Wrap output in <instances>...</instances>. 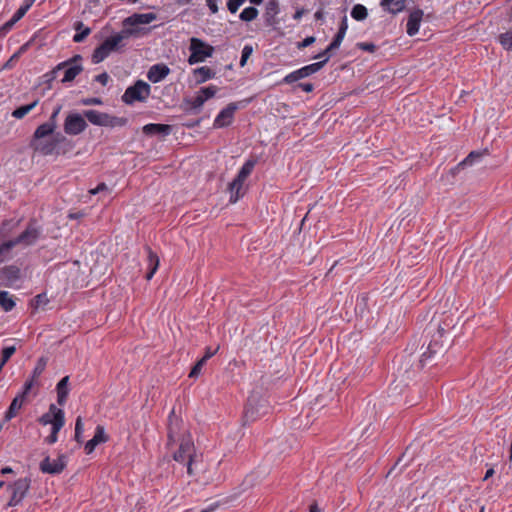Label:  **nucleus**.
I'll return each mask as SVG.
<instances>
[{
  "instance_id": "43",
  "label": "nucleus",
  "mask_w": 512,
  "mask_h": 512,
  "mask_svg": "<svg viewBox=\"0 0 512 512\" xmlns=\"http://www.w3.org/2000/svg\"><path fill=\"white\" fill-rule=\"evenodd\" d=\"M34 385H38V380L36 379H33V377H31L30 379H28L25 383H24V386H23V391L19 394V396L21 397V399H25L26 396L28 395V393L31 391V389L33 388Z\"/></svg>"
},
{
  "instance_id": "9",
  "label": "nucleus",
  "mask_w": 512,
  "mask_h": 512,
  "mask_svg": "<svg viewBox=\"0 0 512 512\" xmlns=\"http://www.w3.org/2000/svg\"><path fill=\"white\" fill-rule=\"evenodd\" d=\"M31 480L27 477L19 478L12 484L8 485V489L11 491V497L8 501L9 507L17 506L22 502L30 488Z\"/></svg>"
},
{
  "instance_id": "28",
  "label": "nucleus",
  "mask_w": 512,
  "mask_h": 512,
  "mask_svg": "<svg viewBox=\"0 0 512 512\" xmlns=\"http://www.w3.org/2000/svg\"><path fill=\"white\" fill-rule=\"evenodd\" d=\"M328 60H329V56H327L326 59H323L322 61L312 63V64H309V65H306V66L300 68L304 78H306L314 73H317L319 70H321L324 67V65L327 63Z\"/></svg>"
},
{
  "instance_id": "21",
  "label": "nucleus",
  "mask_w": 512,
  "mask_h": 512,
  "mask_svg": "<svg viewBox=\"0 0 512 512\" xmlns=\"http://www.w3.org/2000/svg\"><path fill=\"white\" fill-rule=\"evenodd\" d=\"M69 376L63 377L56 385L57 391V402L59 405L63 406L69 394Z\"/></svg>"
},
{
  "instance_id": "34",
  "label": "nucleus",
  "mask_w": 512,
  "mask_h": 512,
  "mask_svg": "<svg viewBox=\"0 0 512 512\" xmlns=\"http://www.w3.org/2000/svg\"><path fill=\"white\" fill-rule=\"evenodd\" d=\"M49 303V299L46 295V293H41V294H38L36 295L32 300H31V306L37 310L39 308H44L47 304Z\"/></svg>"
},
{
  "instance_id": "47",
  "label": "nucleus",
  "mask_w": 512,
  "mask_h": 512,
  "mask_svg": "<svg viewBox=\"0 0 512 512\" xmlns=\"http://www.w3.org/2000/svg\"><path fill=\"white\" fill-rule=\"evenodd\" d=\"M253 52V48L252 46L250 45H245L242 49V53H241V59H240V66H244L247 62V60L249 59V57L251 56Z\"/></svg>"
},
{
  "instance_id": "20",
  "label": "nucleus",
  "mask_w": 512,
  "mask_h": 512,
  "mask_svg": "<svg viewBox=\"0 0 512 512\" xmlns=\"http://www.w3.org/2000/svg\"><path fill=\"white\" fill-rule=\"evenodd\" d=\"M55 129H56L55 122H45L36 128V130L33 134L32 140L37 141V140L47 138L48 136L53 135Z\"/></svg>"
},
{
  "instance_id": "45",
  "label": "nucleus",
  "mask_w": 512,
  "mask_h": 512,
  "mask_svg": "<svg viewBox=\"0 0 512 512\" xmlns=\"http://www.w3.org/2000/svg\"><path fill=\"white\" fill-rule=\"evenodd\" d=\"M16 352L15 346H6L2 349V355L1 360L5 364L9 361V359L12 357V355Z\"/></svg>"
},
{
  "instance_id": "38",
  "label": "nucleus",
  "mask_w": 512,
  "mask_h": 512,
  "mask_svg": "<svg viewBox=\"0 0 512 512\" xmlns=\"http://www.w3.org/2000/svg\"><path fill=\"white\" fill-rule=\"evenodd\" d=\"M499 42L506 50H512V31H507L499 35Z\"/></svg>"
},
{
  "instance_id": "53",
  "label": "nucleus",
  "mask_w": 512,
  "mask_h": 512,
  "mask_svg": "<svg viewBox=\"0 0 512 512\" xmlns=\"http://www.w3.org/2000/svg\"><path fill=\"white\" fill-rule=\"evenodd\" d=\"M315 40L316 39L314 36H308L297 44V48L298 49L306 48V47L312 45L315 42Z\"/></svg>"
},
{
  "instance_id": "5",
  "label": "nucleus",
  "mask_w": 512,
  "mask_h": 512,
  "mask_svg": "<svg viewBox=\"0 0 512 512\" xmlns=\"http://www.w3.org/2000/svg\"><path fill=\"white\" fill-rule=\"evenodd\" d=\"M84 117L93 125L101 127H123L128 120L125 117H117L98 110H85Z\"/></svg>"
},
{
  "instance_id": "8",
  "label": "nucleus",
  "mask_w": 512,
  "mask_h": 512,
  "mask_svg": "<svg viewBox=\"0 0 512 512\" xmlns=\"http://www.w3.org/2000/svg\"><path fill=\"white\" fill-rule=\"evenodd\" d=\"M67 139L60 133H57L49 139L44 138L41 140H31L30 147L41 155L48 156L55 153L57 146L65 142Z\"/></svg>"
},
{
  "instance_id": "54",
  "label": "nucleus",
  "mask_w": 512,
  "mask_h": 512,
  "mask_svg": "<svg viewBox=\"0 0 512 512\" xmlns=\"http://www.w3.org/2000/svg\"><path fill=\"white\" fill-rule=\"evenodd\" d=\"M81 103L83 105H101L102 104V100L100 98H96V97H91V98H84L81 100Z\"/></svg>"
},
{
  "instance_id": "27",
  "label": "nucleus",
  "mask_w": 512,
  "mask_h": 512,
  "mask_svg": "<svg viewBox=\"0 0 512 512\" xmlns=\"http://www.w3.org/2000/svg\"><path fill=\"white\" fill-rule=\"evenodd\" d=\"M171 127L167 124L150 123L143 127L145 134H169Z\"/></svg>"
},
{
  "instance_id": "64",
  "label": "nucleus",
  "mask_w": 512,
  "mask_h": 512,
  "mask_svg": "<svg viewBox=\"0 0 512 512\" xmlns=\"http://www.w3.org/2000/svg\"><path fill=\"white\" fill-rule=\"evenodd\" d=\"M310 512H320V509L318 508V505L316 502L312 503L309 507Z\"/></svg>"
},
{
  "instance_id": "36",
  "label": "nucleus",
  "mask_w": 512,
  "mask_h": 512,
  "mask_svg": "<svg viewBox=\"0 0 512 512\" xmlns=\"http://www.w3.org/2000/svg\"><path fill=\"white\" fill-rule=\"evenodd\" d=\"M14 247L15 246L11 239L0 244V262H3L8 258L10 251Z\"/></svg>"
},
{
  "instance_id": "13",
  "label": "nucleus",
  "mask_w": 512,
  "mask_h": 512,
  "mask_svg": "<svg viewBox=\"0 0 512 512\" xmlns=\"http://www.w3.org/2000/svg\"><path fill=\"white\" fill-rule=\"evenodd\" d=\"M238 109V106L236 103H230L228 104L224 109H222L213 122L214 128H224L229 126L233 119L235 111Z\"/></svg>"
},
{
  "instance_id": "7",
  "label": "nucleus",
  "mask_w": 512,
  "mask_h": 512,
  "mask_svg": "<svg viewBox=\"0 0 512 512\" xmlns=\"http://www.w3.org/2000/svg\"><path fill=\"white\" fill-rule=\"evenodd\" d=\"M151 93V87L143 80H138L134 85L129 86L122 95V101L126 104H133L136 101L144 102Z\"/></svg>"
},
{
  "instance_id": "14",
  "label": "nucleus",
  "mask_w": 512,
  "mask_h": 512,
  "mask_svg": "<svg viewBox=\"0 0 512 512\" xmlns=\"http://www.w3.org/2000/svg\"><path fill=\"white\" fill-rule=\"evenodd\" d=\"M21 279V270L15 265L5 266L0 270V280L8 287L17 286Z\"/></svg>"
},
{
  "instance_id": "41",
  "label": "nucleus",
  "mask_w": 512,
  "mask_h": 512,
  "mask_svg": "<svg viewBox=\"0 0 512 512\" xmlns=\"http://www.w3.org/2000/svg\"><path fill=\"white\" fill-rule=\"evenodd\" d=\"M217 91H218V88L216 86L210 85V86L201 88L198 92L201 94L204 101L206 102L210 98L214 97L215 94L217 93Z\"/></svg>"
},
{
  "instance_id": "37",
  "label": "nucleus",
  "mask_w": 512,
  "mask_h": 512,
  "mask_svg": "<svg viewBox=\"0 0 512 512\" xmlns=\"http://www.w3.org/2000/svg\"><path fill=\"white\" fill-rule=\"evenodd\" d=\"M279 13V3L277 0H269L266 4L265 15L267 18H273Z\"/></svg>"
},
{
  "instance_id": "12",
  "label": "nucleus",
  "mask_w": 512,
  "mask_h": 512,
  "mask_svg": "<svg viewBox=\"0 0 512 512\" xmlns=\"http://www.w3.org/2000/svg\"><path fill=\"white\" fill-rule=\"evenodd\" d=\"M66 467V456L59 455L57 459L45 457L40 463V470L47 474H60Z\"/></svg>"
},
{
  "instance_id": "40",
  "label": "nucleus",
  "mask_w": 512,
  "mask_h": 512,
  "mask_svg": "<svg viewBox=\"0 0 512 512\" xmlns=\"http://www.w3.org/2000/svg\"><path fill=\"white\" fill-rule=\"evenodd\" d=\"M301 79H304V76L302 74L301 69H297V70L287 74L283 78L282 82L286 83V84H292V83H294V82H296L298 80H301Z\"/></svg>"
},
{
  "instance_id": "63",
  "label": "nucleus",
  "mask_w": 512,
  "mask_h": 512,
  "mask_svg": "<svg viewBox=\"0 0 512 512\" xmlns=\"http://www.w3.org/2000/svg\"><path fill=\"white\" fill-rule=\"evenodd\" d=\"M60 109H61V107H60V106H58V107L54 110V112H53V113H52V115L50 116V119H49V121H48V122H55V123H56V117H57V115L59 114Z\"/></svg>"
},
{
  "instance_id": "26",
  "label": "nucleus",
  "mask_w": 512,
  "mask_h": 512,
  "mask_svg": "<svg viewBox=\"0 0 512 512\" xmlns=\"http://www.w3.org/2000/svg\"><path fill=\"white\" fill-rule=\"evenodd\" d=\"M24 399H21L19 395H17L11 402L8 410L5 413L4 420L10 421L17 415V412L21 409L23 405Z\"/></svg>"
},
{
  "instance_id": "30",
  "label": "nucleus",
  "mask_w": 512,
  "mask_h": 512,
  "mask_svg": "<svg viewBox=\"0 0 512 512\" xmlns=\"http://www.w3.org/2000/svg\"><path fill=\"white\" fill-rule=\"evenodd\" d=\"M37 104L38 100H35L30 104L20 106L12 112V116L16 119H22L28 113H30L37 106Z\"/></svg>"
},
{
  "instance_id": "6",
  "label": "nucleus",
  "mask_w": 512,
  "mask_h": 512,
  "mask_svg": "<svg viewBox=\"0 0 512 512\" xmlns=\"http://www.w3.org/2000/svg\"><path fill=\"white\" fill-rule=\"evenodd\" d=\"M189 51L190 55L188 57V63L190 65H194L204 62L207 58L212 57L215 49L205 41L192 37L190 39Z\"/></svg>"
},
{
  "instance_id": "31",
  "label": "nucleus",
  "mask_w": 512,
  "mask_h": 512,
  "mask_svg": "<svg viewBox=\"0 0 512 512\" xmlns=\"http://www.w3.org/2000/svg\"><path fill=\"white\" fill-rule=\"evenodd\" d=\"M367 8L362 4H356L351 10V17L357 21H363L367 18Z\"/></svg>"
},
{
  "instance_id": "25",
  "label": "nucleus",
  "mask_w": 512,
  "mask_h": 512,
  "mask_svg": "<svg viewBox=\"0 0 512 512\" xmlns=\"http://www.w3.org/2000/svg\"><path fill=\"white\" fill-rule=\"evenodd\" d=\"M205 101L199 92L196 93L193 98H186L183 101L185 106V110L188 112L198 111L203 105Z\"/></svg>"
},
{
  "instance_id": "35",
  "label": "nucleus",
  "mask_w": 512,
  "mask_h": 512,
  "mask_svg": "<svg viewBox=\"0 0 512 512\" xmlns=\"http://www.w3.org/2000/svg\"><path fill=\"white\" fill-rule=\"evenodd\" d=\"M46 365H47V359L44 358V357H41L38 359L33 371H32V375L31 377H33V379H36L38 380L39 377L42 375V373L44 372L45 368H46Z\"/></svg>"
},
{
  "instance_id": "3",
  "label": "nucleus",
  "mask_w": 512,
  "mask_h": 512,
  "mask_svg": "<svg viewBox=\"0 0 512 512\" xmlns=\"http://www.w3.org/2000/svg\"><path fill=\"white\" fill-rule=\"evenodd\" d=\"M82 57L80 55H74L72 58L59 63L53 70H51L47 76L50 79H55L58 72L63 71L64 76L61 79L62 83L72 82L82 71Z\"/></svg>"
},
{
  "instance_id": "61",
  "label": "nucleus",
  "mask_w": 512,
  "mask_h": 512,
  "mask_svg": "<svg viewBox=\"0 0 512 512\" xmlns=\"http://www.w3.org/2000/svg\"><path fill=\"white\" fill-rule=\"evenodd\" d=\"M298 87L307 93L312 92L314 89V86L311 83H300L298 84Z\"/></svg>"
},
{
  "instance_id": "39",
  "label": "nucleus",
  "mask_w": 512,
  "mask_h": 512,
  "mask_svg": "<svg viewBox=\"0 0 512 512\" xmlns=\"http://www.w3.org/2000/svg\"><path fill=\"white\" fill-rule=\"evenodd\" d=\"M99 444L106 443L109 440V436L105 433V429L102 425H97L93 436Z\"/></svg>"
},
{
  "instance_id": "51",
  "label": "nucleus",
  "mask_w": 512,
  "mask_h": 512,
  "mask_svg": "<svg viewBox=\"0 0 512 512\" xmlns=\"http://www.w3.org/2000/svg\"><path fill=\"white\" fill-rule=\"evenodd\" d=\"M99 443L95 439H90L84 446V451L87 455L91 454Z\"/></svg>"
},
{
  "instance_id": "57",
  "label": "nucleus",
  "mask_w": 512,
  "mask_h": 512,
  "mask_svg": "<svg viewBox=\"0 0 512 512\" xmlns=\"http://www.w3.org/2000/svg\"><path fill=\"white\" fill-rule=\"evenodd\" d=\"M206 5L212 14H216L219 10L218 0H206Z\"/></svg>"
},
{
  "instance_id": "48",
  "label": "nucleus",
  "mask_w": 512,
  "mask_h": 512,
  "mask_svg": "<svg viewBox=\"0 0 512 512\" xmlns=\"http://www.w3.org/2000/svg\"><path fill=\"white\" fill-rule=\"evenodd\" d=\"M357 48H359L362 51H366L369 53H373L376 51V45L371 42H358L356 44Z\"/></svg>"
},
{
  "instance_id": "46",
  "label": "nucleus",
  "mask_w": 512,
  "mask_h": 512,
  "mask_svg": "<svg viewBox=\"0 0 512 512\" xmlns=\"http://www.w3.org/2000/svg\"><path fill=\"white\" fill-rule=\"evenodd\" d=\"M206 364L205 361H203L202 359H199L196 364L192 367L190 373H189V377L190 378H196L199 376V374L201 373V370L203 368V366Z\"/></svg>"
},
{
  "instance_id": "11",
  "label": "nucleus",
  "mask_w": 512,
  "mask_h": 512,
  "mask_svg": "<svg viewBox=\"0 0 512 512\" xmlns=\"http://www.w3.org/2000/svg\"><path fill=\"white\" fill-rule=\"evenodd\" d=\"M41 235V229L36 225L35 221L29 222L26 229L17 237L11 239L14 246L24 245L30 246L36 243Z\"/></svg>"
},
{
  "instance_id": "29",
  "label": "nucleus",
  "mask_w": 512,
  "mask_h": 512,
  "mask_svg": "<svg viewBox=\"0 0 512 512\" xmlns=\"http://www.w3.org/2000/svg\"><path fill=\"white\" fill-rule=\"evenodd\" d=\"M16 303L13 296L7 291H0V306L5 312L11 311Z\"/></svg>"
},
{
  "instance_id": "15",
  "label": "nucleus",
  "mask_w": 512,
  "mask_h": 512,
  "mask_svg": "<svg viewBox=\"0 0 512 512\" xmlns=\"http://www.w3.org/2000/svg\"><path fill=\"white\" fill-rule=\"evenodd\" d=\"M260 408H264V411H262V412L259 411L257 402L254 397L248 398V401H247V404H246L245 410H244V416H243L244 420H245V424L254 422L255 420H257L260 417V415L267 413V409H268L267 406L260 405Z\"/></svg>"
},
{
  "instance_id": "60",
  "label": "nucleus",
  "mask_w": 512,
  "mask_h": 512,
  "mask_svg": "<svg viewBox=\"0 0 512 512\" xmlns=\"http://www.w3.org/2000/svg\"><path fill=\"white\" fill-rule=\"evenodd\" d=\"M334 49H330V44L328 45V47L322 51L321 53H319L318 55H316L314 58L315 59H318V58H322L324 57V59H326L327 56H331V52L333 51Z\"/></svg>"
},
{
  "instance_id": "44",
  "label": "nucleus",
  "mask_w": 512,
  "mask_h": 512,
  "mask_svg": "<svg viewBox=\"0 0 512 512\" xmlns=\"http://www.w3.org/2000/svg\"><path fill=\"white\" fill-rule=\"evenodd\" d=\"M346 32L338 29V32L334 36L332 42L330 43V49H338L345 38Z\"/></svg>"
},
{
  "instance_id": "10",
  "label": "nucleus",
  "mask_w": 512,
  "mask_h": 512,
  "mask_svg": "<svg viewBox=\"0 0 512 512\" xmlns=\"http://www.w3.org/2000/svg\"><path fill=\"white\" fill-rule=\"evenodd\" d=\"M86 118L84 114L69 113L64 120V132L68 135H79L87 128Z\"/></svg>"
},
{
  "instance_id": "50",
  "label": "nucleus",
  "mask_w": 512,
  "mask_h": 512,
  "mask_svg": "<svg viewBox=\"0 0 512 512\" xmlns=\"http://www.w3.org/2000/svg\"><path fill=\"white\" fill-rule=\"evenodd\" d=\"M90 32H91L90 28H88V27L84 28V30L82 32L76 33L73 36V41L76 43L82 42L90 34Z\"/></svg>"
},
{
  "instance_id": "2",
  "label": "nucleus",
  "mask_w": 512,
  "mask_h": 512,
  "mask_svg": "<svg viewBox=\"0 0 512 512\" xmlns=\"http://www.w3.org/2000/svg\"><path fill=\"white\" fill-rule=\"evenodd\" d=\"M168 446L172 443H178V448L173 452V459L187 467V474L190 477H197L201 471L202 455L196 453L191 434L185 431L180 434V421L175 416L174 410L171 411L168 417Z\"/></svg>"
},
{
  "instance_id": "52",
  "label": "nucleus",
  "mask_w": 512,
  "mask_h": 512,
  "mask_svg": "<svg viewBox=\"0 0 512 512\" xmlns=\"http://www.w3.org/2000/svg\"><path fill=\"white\" fill-rule=\"evenodd\" d=\"M480 157V154L477 152H471L462 162L458 164V166L471 165L474 161V158Z\"/></svg>"
},
{
  "instance_id": "4",
  "label": "nucleus",
  "mask_w": 512,
  "mask_h": 512,
  "mask_svg": "<svg viewBox=\"0 0 512 512\" xmlns=\"http://www.w3.org/2000/svg\"><path fill=\"white\" fill-rule=\"evenodd\" d=\"M255 160H247L239 170L235 179L229 184L230 202L236 203L243 195V185L255 167Z\"/></svg>"
},
{
  "instance_id": "32",
  "label": "nucleus",
  "mask_w": 512,
  "mask_h": 512,
  "mask_svg": "<svg viewBox=\"0 0 512 512\" xmlns=\"http://www.w3.org/2000/svg\"><path fill=\"white\" fill-rule=\"evenodd\" d=\"M57 410H61V409L57 408L54 404H51L49 407V412L42 415L41 418L39 419L40 423L43 425L51 424V426H53L55 414H56Z\"/></svg>"
},
{
  "instance_id": "33",
  "label": "nucleus",
  "mask_w": 512,
  "mask_h": 512,
  "mask_svg": "<svg viewBox=\"0 0 512 512\" xmlns=\"http://www.w3.org/2000/svg\"><path fill=\"white\" fill-rule=\"evenodd\" d=\"M259 12L258 9L255 7H247L242 10V12L239 15V18L242 21L250 22L257 18Z\"/></svg>"
},
{
  "instance_id": "42",
  "label": "nucleus",
  "mask_w": 512,
  "mask_h": 512,
  "mask_svg": "<svg viewBox=\"0 0 512 512\" xmlns=\"http://www.w3.org/2000/svg\"><path fill=\"white\" fill-rule=\"evenodd\" d=\"M84 432V424L82 421V417L78 416L75 422V440L78 443L82 442V434Z\"/></svg>"
},
{
  "instance_id": "1",
  "label": "nucleus",
  "mask_w": 512,
  "mask_h": 512,
  "mask_svg": "<svg viewBox=\"0 0 512 512\" xmlns=\"http://www.w3.org/2000/svg\"><path fill=\"white\" fill-rule=\"evenodd\" d=\"M157 19L155 13H134L122 21V30L106 38L96 47L91 56L93 64L104 61L112 52L119 51L124 44L122 42L130 37H139L147 33L140 25L150 24Z\"/></svg>"
},
{
  "instance_id": "16",
  "label": "nucleus",
  "mask_w": 512,
  "mask_h": 512,
  "mask_svg": "<svg viewBox=\"0 0 512 512\" xmlns=\"http://www.w3.org/2000/svg\"><path fill=\"white\" fill-rule=\"evenodd\" d=\"M424 12L423 10L417 8L410 12L407 24H406V32L409 36H415L419 32L420 23L423 19Z\"/></svg>"
},
{
  "instance_id": "49",
  "label": "nucleus",
  "mask_w": 512,
  "mask_h": 512,
  "mask_svg": "<svg viewBox=\"0 0 512 512\" xmlns=\"http://www.w3.org/2000/svg\"><path fill=\"white\" fill-rule=\"evenodd\" d=\"M246 0H229L227 2V8L231 13H236L241 5L245 3Z\"/></svg>"
},
{
  "instance_id": "58",
  "label": "nucleus",
  "mask_w": 512,
  "mask_h": 512,
  "mask_svg": "<svg viewBox=\"0 0 512 512\" xmlns=\"http://www.w3.org/2000/svg\"><path fill=\"white\" fill-rule=\"evenodd\" d=\"M107 190H108L107 185L105 183H100L95 188L90 189L89 193L91 195H96L100 192L107 191Z\"/></svg>"
},
{
  "instance_id": "19",
  "label": "nucleus",
  "mask_w": 512,
  "mask_h": 512,
  "mask_svg": "<svg viewBox=\"0 0 512 512\" xmlns=\"http://www.w3.org/2000/svg\"><path fill=\"white\" fill-rule=\"evenodd\" d=\"M145 251L147 252V268L148 272L146 274V279L151 280L156 271L158 270L160 260L158 255L149 247H145Z\"/></svg>"
},
{
  "instance_id": "62",
  "label": "nucleus",
  "mask_w": 512,
  "mask_h": 512,
  "mask_svg": "<svg viewBox=\"0 0 512 512\" xmlns=\"http://www.w3.org/2000/svg\"><path fill=\"white\" fill-rule=\"evenodd\" d=\"M339 30L344 31V32H347V30H348V19H347L346 15H344L341 19V22L339 25Z\"/></svg>"
},
{
  "instance_id": "59",
  "label": "nucleus",
  "mask_w": 512,
  "mask_h": 512,
  "mask_svg": "<svg viewBox=\"0 0 512 512\" xmlns=\"http://www.w3.org/2000/svg\"><path fill=\"white\" fill-rule=\"evenodd\" d=\"M218 351V348L212 350L210 347L206 348L204 356L201 358L203 361L207 362L211 357H213Z\"/></svg>"
},
{
  "instance_id": "18",
  "label": "nucleus",
  "mask_w": 512,
  "mask_h": 512,
  "mask_svg": "<svg viewBox=\"0 0 512 512\" xmlns=\"http://www.w3.org/2000/svg\"><path fill=\"white\" fill-rule=\"evenodd\" d=\"M170 73V69L165 64H155L150 67L147 73V78L152 83H158L162 81Z\"/></svg>"
},
{
  "instance_id": "24",
  "label": "nucleus",
  "mask_w": 512,
  "mask_h": 512,
  "mask_svg": "<svg viewBox=\"0 0 512 512\" xmlns=\"http://www.w3.org/2000/svg\"><path fill=\"white\" fill-rule=\"evenodd\" d=\"M408 0H381V6L392 14L402 12Z\"/></svg>"
},
{
  "instance_id": "17",
  "label": "nucleus",
  "mask_w": 512,
  "mask_h": 512,
  "mask_svg": "<svg viewBox=\"0 0 512 512\" xmlns=\"http://www.w3.org/2000/svg\"><path fill=\"white\" fill-rule=\"evenodd\" d=\"M65 424V416L63 410H57L53 426L51 427V433L45 439L48 444H54L58 440V433Z\"/></svg>"
},
{
  "instance_id": "55",
  "label": "nucleus",
  "mask_w": 512,
  "mask_h": 512,
  "mask_svg": "<svg viewBox=\"0 0 512 512\" xmlns=\"http://www.w3.org/2000/svg\"><path fill=\"white\" fill-rule=\"evenodd\" d=\"M29 45H30V42H27L25 44H23L17 52H15L12 57L10 58V61L12 60H15V59H18L20 57V55H22L23 53H25L28 48H29Z\"/></svg>"
},
{
  "instance_id": "23",
  "label": "nucleus",
  "mask_w": 512,
  "mask_h": 512,
  "mask_svg": "<svg viewBox=\"0 0 512 512\" xmlns=\"http://www.w3.org/2000/svg\"><path fill=\"white\" fill-rule=\"evenodd\" d=\"M193 75L198 84L204 83L210 79L215 78V71L208 66H201L193 71Z\"/></svg>"
},
{
  "instance_id": "56",
  "label": "nucleus",
  "mask_w": 512,
  "mask_h": 512,
  "mask_svg": "<svg viewBox=\"0 0 512 512\" xmlns=\"http://www.w3.org/2000/svg\"><path fill=\"white\" fill-rule=\"evenodd\" d=\"M109 75L106 72H103L95 77V81L102 84L103 86H106L109 82Z\"/></svg>"
},
{
  "instance_id": "22",
  "label": "nucleus",
  "mask_w": 512,
  "mask_h": 512,
  "mask_svg": "<svg viewBox=\"0 0 512 512\" xmlns=\"http://www.w3.org/2000/svg\"><path fill=\"white\" fill-rule=\"evenodd\" d=\"M32 3H28L26 5H22L21 7H19L17 9V11L14 13V15L12 16V18L7 21L2 27H1V30L4 31V32H8L12 29V27L20 20L24 17V15L27 13V11L29 10L30 6H31Z\"/></svg>"
}]
</instances>
